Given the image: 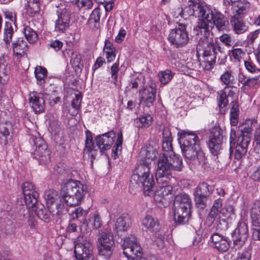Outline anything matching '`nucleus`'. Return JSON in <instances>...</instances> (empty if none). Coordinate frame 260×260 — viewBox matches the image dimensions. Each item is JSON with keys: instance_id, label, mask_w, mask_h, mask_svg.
<instances>
[{"instance_id": "obj_1", "label": "nucleus", "mask_w": 260, "mask_h": 260, "mask_svg": "<svg viewBox=\"0 0 260 260\" xmlns=\"http://www.w3.org/2000/svg\"><path fill=\"white\" fill-rule=\"evenodd\" d=\"M183 156L191 168L201 166L203 168L208 167L204 152L200 148V140L194 133L183 132L179 141Z\"/></svg>"}, {"instance_id": "obj_2", "label": "nucleus", "mask_w": 260, "mask_h": 260, "mask_svg": "<svg viewBox=\"0 0 260 260\" xmlns=\"http://www.w3.org/2000/svg\"><path fill=\"white\" fill-rule=\"evenodd\" d=\"M22 188L26 206L29 208H31L38 218L44 222H48L50 221V213L53 215L59 216L64 211V204L60 201L59 204L55 205V209L54 207L48 206V208L49 211H48L42 205L36 206L39 194L32 183L29 182L24 183L22 184Z\"/></svg>"}, {"instance_id": "obj_3", "label": "nucleus", "mask_w": 260, "mask_h": 260, "mask_svg": "<svg viewBox=\"0 0 260 260\" xmlns=\"http://www.w3.org/2000/svg\"><path fill=\"white\" fill-rule=\"evenodd\" d=\"M131 219L127 215L119 217L116 220L114 231L117 235L123 239L122 245L123 254L128 260H141L142 249L137 238L134 235L124 238L126 232L130 228Z\"/></svg>"}, {"instance_id": "obj_4", "label": "nucleus", "mask_w": 260, "mask_h": 260, "mask_svg": "<svg viewBox=\"0 0 260 260\" xmlns=\"http://www.w3.org/2000/svg\"><path fill=\"white\" fill-rule=\"evenodd\" d=\"M202 19L198 22L197 30L203 35L204 37H209L211 25L213 24L219 30H223L229 24L227 18L220 12L208 6L203 10Z\"/></svg>"}, {"instance_id": "obj_5", "label": "nucleus", "mask_w": 260, "mask_h": 260, "mask_svg": "<svg viewBox=\"0 0 260 260\" xmlns=\"http://www.w3.org/2000/svg\"><path fill=\"white\" fill-rule=\"evenodd\" d=\"M63 200L70 206H77L81 202L87 192V186L80 181L69 180L63 188Z\"/></svg>"}, {"instance_id": "obj_6", "label": "nucleus", "mask_w": 260, "mask_h": 260, "mask_svg": "<svg viewBox=\"0 0 260 260\" xmlns=\"http://www.w3.org/2000/svg\"><path fill=\"white\" fill-rule=\"evenodd\" d=\"M151 164L149 162L141 160L136 168L135 172L132 176V180L137 184H141L144 187L145 194L150 195L153 191V185L154 184L153 177L150 174Z\"/></svg>"}, {"instance_id": "obj_7", "label": "nucleus", "mask_w": 260, "mask_h": 260, "mask_svg": "<svg viewBox=\"0 0 260 260\" xmlns=\"http://www.w3.org/2000/svg\"><path fill=\"white\" fill-rule=\"evenodd\" d=\"M191 200L186 193L177 195L174 202V220L179 224L186 222L190 216Z\"/></svg>"}, {"instance_id": "obj_8", "label": "nucleus", "mask_w": 260, "mask_h": 260, "mask_svg": "<svg viewBox=\"0 0 260 260\" xmlns=\"http://www.w3.org/2000/svg\"><path fill=\"white\" fill-rule=\"evenodd\" d=\"M93 246L89 238L79 236L75 241L74 254L77 260H96L92 254Z\"/></svg>"}, {"instance_id": "obj_9", "label": "nucleus", "mask_w": 260, "mask_h": 260, "mask_svg": "<svg viewBox=\"0 0 260 260\" xmlns=\"http://www.w3.org/2000/svg\"><path fill=\"white\" fill-rule=\"evenodd\" d=\"M168 40L171 45L177 48L186 45L189 41L186 25L183 23H178L174 28L171 29Z\"/></svg>"}, {"instance_id": "obj_10", "label": "nucleus", "mask_w": 260, "mask_h": 260, "mask_svg": "<svg viewBox=\"0 0 260 260\" xmlns=\"http://www.w3.org/2000/svg\"><path fill=\"white\" fill-rule=\"evenodd\" d=\"M205 39L199 41L197 46L198 52H203L204 61L207 62L210 68H212L216 59V46L214 44L210 41L208 37H204Z\"/></svg>"}, {"instance_id": "obj_11", "label": "nucleus", "mask_w": 260, "mask_h": 260, "mask_svg": "<svg viewBox=\"0 0 260 260\" xmlns=\"http://www.w3.org/2000/svg\"><path fill=\"white\" fill-rule=\"evenodd\" d=\"M167 151H162L158 162L157 168L156 172V179L157 182L162 183L170 181L171 177V162L170 161L169 156L166 155Z\"/></svg>"}, {"instance_id": "obj_12", "label": "nucleus", "mask_w": 260, "mask_h": 260, "mask_svg": "<svg viewBox=\"0 0 260 260\" xmlns=\"http://www.w3.org/2000/svg\"><path fill=\"white\" fill-rule=\"evenodd\" d=\"M114 244L113 235L110 233L99 232L98 245L100 255L109 258L113 253Z\"/></svg>"}, {"instance_id": "obj_13", "label": "nucleus", "mask_w": 260, "mask_h": 260, "mask_svg": "<svg viewBox=\"0 0 260 260\" xmlns=\"http://www.w3.org/2000/svg\"><path fill=\"white\" fill-rule=\"evenodd\" d=\"M36 146L34 152L32 153L33 158L37 159L40 164H45L50 160V151L45 141L41 138L33 139Z\"/></svg>"}, {"instance_id": "obj_14", "label": "nucleus", "mask_w": 260, "mask_h": 260, "mask_svg": "<svg viewBox=\"0 0 260 260\" xmlns=\"http://www.w3.org/2000/svg\"><path fill=\"white\" fill-rule=\"evenodd\" d=\"M223 138V131L220 127L215 126L212 129L208 145L213 155L217 156L219 154L222 149Z\"/></svg>"}, {"instance_id": "obj_15", "label": "nucleus", "mask_w": 260, "mask_h": 260, "mask_svg": "<svg viewBox=\"0 0 260 260\" xmlns=\"http://www.w3.org/2000/svg\"><path fill=\"white\" fill-rule=\"evenodd\" d=\"M116 137L114 131H110L102 135H98L95 138L96 145L101 153L109 150L113 145Z\"/></svg>"}, {"instance_id": "obj_16", "label": "nucleus", "mask_w": 260, "mask_h": 260, "mask_svg": "<svg viewBox=\"0 0 260 260\" xmlns=\"http://www.w3.org/2000/svg\"><path fill=\"white\" fill-rule=\"evenodd\" d=\"M250 214L252 221V237L254 240H260V201L253 204Z\"/></svg>"}, {"instance_id": "obj_17", "label": "nucleus", "mask_w": 260, "mask_h": 260, "mask_svg": "<svg viewBox=\"0 0 260 260\" xmlns=\"http://www.w3.org/2000/svg\"><path fill=\"white\" fill-rule=\"evenodd\" d=\"M225 7L232 6L233 16L244 18L247 15L251 9L250 3L246 0H232L229 5H223Z\"/></svg>"}, {"instance_id": "obj_18", "label": "nucleus", "mask_w": 260, "mask_h": 260, "mask_svg": "<svg viewBox=\"0 0 260 260\" xmlns=\"http://www.w3.org/2000/svg\"><path fill=\"white\" fill-rule=\"evenodd\" d=\"M248 236V230L247 224L244 222H239L233 234L234 245L238 248L241 247L245 243Z\"/></svg>"}, {"instance_id": "obj_19", "label": "nucleus", "mask_w": 260, "mask_h": 260, "mask_svg": "<svg viewBox=\"0 0 260 260\" xmlns=\"http://www.w3.org/2000/svg\"><path fill=\"white\" fill-rule=\"evenodd\" d=\"M211 246L220 252H226L230 247L229 239L217 233H213L210 238Z\"/></svg>"}, {"instance_id": "obj_20", "label": "nucleus", "mask_w": 260, "mask_h": 260, "mask_svg": "<svg viewBox=\"0 0 260 260\" xmlns=\"http://www.w3.org/2000/svg\"><path fill=\"white\" fill-rule=\"evenodd\" d=\"M29 102L35 113H40L45 109V100L41 93L34 92L29 94Z\"/></svg>"}, {"instance_id": "obj_21", "label": "nucleus", "mask_w": 260, "mask_h": 260, "mask_svg": "<svg viewBox=\"0 0 260 260\" xmlns=\"http://www.w3.org/2000/svg\"><path fill=\"white\" fill-rule=\"evenodd\" d=\"M70 18L66 11L63 10L60 13L57 12V19L55 22L54 30L56 32L63 33L69 27Z\"/></svg>"}, {"instance_id": "obj_22", "label": "nucleus", "mask_w": 260, "mask_h": 260, "mask_svg": "<svg viewBox=\"0 0 260 260\" xmlns=\"http://www.w3.org/2000/svg\"><path fill=\"white\" fill-rule=\"evenodd\" d=\"M139 92L141 102L148 107L152 106L155 99L156 90L155 88L150 86L140 90Z\"/></svg>"}, {"instance_id": "obj_23", "label": "nucleus", "mask_w": 260, "mask_h": 260, "mask_svg": "<svg viewBox=\"0 0 260 260\" xmlns=\"http://www.w3.org/2000/svg\"><path fill=\"white\" fill-rule=\"evenodd\" d=\"M158 154L157 148L149 144L141 148L139 156L141 160L151 164L152 161L157 157Z\"/></svg>"}, {"instance_id": "obj_24", "label": "nucleus", "mask_w": 260, "mask_h": 260, "mask_svg": "<svg viewBox=\"0 0 260 260\" xmlns=\"http://www.w3.org/2000/svg\"><path fill=\"white\" fill-rule=\"evenodd\" d=\"M169 181L162 183L157 182L158 184V188L155 190V187L153 185L152 189L153 191H151L153 193H151L150 196L154 194L155 199L156 201H161V199L171 193L172 190V186L169 184Z\"/></svg>"}, {"instance_id": "obj_25", "label": "nucleus", "mask_w": 260, "mask_h": 260, "mask_svg": "<svg viewBox=\"0 0 260 260\" xmlns=\"http://www.w3.org/2000/svg\"><path fill=\"white\" fill-rule=\"evenodd\" d=\"M142 225L146 228V231L151 233L156 234L160 229L159 222L156 218L151 215H147L142 220Z\"/></svg>"}, {"instance_id": "obj_26", "label": "nucleus", "mask_w": 260, "mask_h": 260, "mask_svg": "<svg viewBox=\"0 0 260 260\" xmlns=\"http://www.w3.org/2000/svg\"><path fill=\"white\" fill-rule=\"evenodd\" d=\"M86 140L85 142V148L84 152L90 155L91 161L95 158L97 155L98 150L95 149V146L93 142L92 133L87 130L85 131Z\"/></svg>"}, {"instance_id": "obj_27", "label": "nucleus", "mask_w": 260, "mask_h": 260, "mask_svg": "<svg viewBox=\"0 0 260 260\" xmlns=\"http://www.w3.org/2000/svg\"><path fill=\"white\" fill-rule=\"evenodd\" d=\"M24 8L29 16L34 17L39 13L42 0H24Z\"/></svg>"}, {"instance_id": "obj_28", "label": "nucleus", "mask_w": 260, "mask_h": 260, "mask_svg": "<svg viewBox=\"0 0 260 260\" xmlns=\"http://www.w3.org/2000/svg\"><path fill=\"white\" fill-rule=\"evenodd\" d=\"M12 45L13 51L17 56H22L28 50L27 44L22 38H18Z\"/></svg>"}, {"instance_id": "obj_29", "label": "nucleus", "mask_w": 260, "mask_h": 260, "mask_svg": "<svg viewBox=\"0 0 260 260\" xmlns=\"http://www.w3.org/2000/svg\"><path fill=\"white\" fill-rule=\"evenodd\" d=\"M44 197L48 206H49V207H53L54 206L55 207V205L59 204L60 201L63 203L60 200L58 192L54 189L46 190L44 193Z\"/></svg>"}, {"instance_id": "obj_30", "label": "nucleus", "mask_w": 260, "mask_h": 260, "mask_svg": "<svg viewBox=\"0 0 260 260\" xmlns=\"http://www.w3.org/2000/svg\"><path fill=\"white\" fill-rule=\"evenodd\" d=\"M241 17L232 16L230 22L233 26L234 31L236 34H241L247 30V27Z\"/></svg>"}, {"instance_id": "obj_31", "label": "nucleus", "mask_w": 260, "mask_h": 260, "mask_svg": "<svg viewBox=\"0 0 260 260\" xmlns=\"http://www.w3.org/2000/svg\"><path fill=\"white\" fill-rule=\"evenodd\" d=\"M172 137L169 129L167 127L165 128L162 132V151H165L172 153Z\"/></svg>"}, {"instance_id": "obj_32", "label": "nucleus", "mask_w": 260, "mask_h": 260, "mask_svg": "<svg viewBox=\"0 0 260 260\" xmlns=\"http://www.w3.org/2000/svg\"><path fill=\"white\" fill-rule=\"evenodd\" d=\"M166 155H168L170 161L171 162L172 169L177 171H180L183 168L182 159L180 155L176 154L172 150V153L169 152H166Z\"/></svg>"}, {"instance_id": "obj_33", "label": "nucleus", "mask_w": 260, "mask_h": 260, "mask_svg": "<svg viewBox=\"0 0 260 260\" xmlns=\"http://www.w3.org/2000/svg\"><path fill=\"white\" fill-rule=\"evenodd\" d=\"M200 8H194L193 5L188 4L187 6L182 8V10H179L180 12H183V18L186 19L188 17L191 16H195L199 18L200 19H203L202 14H199Z\"/></svg>"}, {"instance_id": "obj_34", "label": "nucleus", "mask_w": 260, "mask_h": 260, "mask_svg": "<svg viewBox=\"0 0 260 260\" xmlns=\"http://www.w3.org/2000/svg\"><path fill=\"white\" fill-rule=\"evenodd\" d=\"M116 49L112 43L108 40L105 41L104 52L106 54V57L108 62L113 61L116 57Z\"/></svg>"}, {"instance_id": "obj_35", "label": "nucleus", "mask_w": 260, "mask_h": 260, "mask_svg": "<svg viewBox=\"0 0 260 260\" xmlns=\"http://www.w3.org/2000/svg\"><path fill=\"white\" fill-rule=\"evenodd\" d=\"M259 84H260V74L247 79L243 83L241 89L244 92L248 93L250 89Z\"/></svg>"}, {"instance_id": "obj_36", "label": "nucleus", "mask_w": 260, "mask_h": 260, "mask_svg": "<svg viewBox=\"0 0 260 260\" xmlns=\"http://www.w3.org/2000/svg\"><path fill=\"white\" fill-rule=\"evenodd\" d=\"M212 192V187L208 183L203 182L198 184L195 189L193 194L208 197Z\"/></svg>"}, {"instance_id": "obj_37", "label": "nucleus", "mask_w": 260, "mask_h": 260, "mask_svg": "<svg viewBox=\"0 0 260 260\" xmlns=\"http://www.w3.org/2000/svg\"><path fill=\"white\" fill-rule=\"evenodd\" d=\"M219 80L222 84L224 85V89H226L230 85L235 83V79L231 70L225 71L220 76Z\"/></svg>"}, {"instance_id": "obj_38", "label": "nucleus", "mask_w": 260, "mask_h": 260, "mask_svg": "<svg viewBox=\"0 0 260 260\" xmlns=\"http://www.w3.org/2000/svg\"><path fill=\"white\" fill-rule=\"evenodd\" d=\"M152 117L149 114H144L135 119V125L139 128L148 127L152 123Z\"/></svg>"}, {"instance_id": "obj_39", "label": "nucleus", "mask_w": 260, "mask_h": 260, "mask_svg": "<svg viewBox=\"0 0 260 260\" xmlns=\"http://www.w3.org/2000/svg\"><path fill=\"white\" fill-rule=\"evenodd\" d=\"M10 67L8 63L5 65H1L0 68V83L6 84L8 82L10 78Z\"/></svg>"}, {"instance_id": "obj_40", "label": "nucleus", "mask_w": 260, "mask_h": 260, "mask_svg": "<svg viewBox=\"0 0 260 260\" xmlns=\"http://www.w3.org/2000/svg\"><path fill=\"white\" fill-rule=\"evenodd\" d=\"M23 33L26 39L29 43H35L38 40V34L36 31L29 26L23 28Z\"/></svg>"}, {"instance_id": "obj_41", "label": "nucleus", "mask_w": 260, "mask_h": 260, "mask_svg": "<svg viewBox=\"0 0 260 260\" xmlns=\"http://www.w3.org/2000/svg\"><path fill=\"white\" fill-rule=\"evenodd\" d=\"M174 75L175 73L169 69L160 71L158 73V77L159 78V81L163 84H166L169 83L172 80Z\"/></svg>"}, {"instance_id": "obj_42", "label": "nucleus", "mask_w": 260, "mask_h": 260, "mask_svg": "<svg viewBox=\"0 0 260 260\" xmlns=\"http://www.w3.org/2000/svg\"><path fill=\"white\" fill-rule=\"evenodd\" d=\"M225 90L223 88L217 92V101L220 109L226 107L229 103L228 96L225 91Z\"/></svg>"}, {"instance_id": "obj_43", "label": "nucleus", "mask_w": 260, "mask_h": 260, "mask_svg": "<svg viewBox=\"0 0 260 260\" xmlns=\"http://www.w3.org/2000/svg\"><path fill=\"white\" fill-rule=\"evenodd\" d=\"M13 34L14 30L11 23L6 22L4 28L3 38V40L6 45H9L12 41Z\"/></svg>"}, {"instance_id": "obj_44", "label": "nucleus", "mask_w": 260, "mask_h": 260, "mask_svg": "<svg viewBox=\"0 0 260 260\" xmlns=\"http://www.w3.org/2000/svg\"><path fill=\"white\" fill-rule=\"evenodd\" d=\"M47 71L45 68L38 66L35 68V74L38 84L42 85L44 83V79L47 76Z\"/></svg>"}, {"instance_id": "obj_45", "label": "nucleus", "mask_w": 260, "mask_h": 260, "mask_svg": "<svg viewBox=\"0 0 260 260\" xmlns=\"http://www.w3.org/2000/svg\"><path fill=\"white\" fill-rule=\"evenodd\" d=\"M245 54L241 48H233L230 51V57L237 62H240Z\"/></svg>"}, {"instance_id": "obj_46", "label": "nucleus", "mask_w": 260, "mask_h": 260, "mask_svg": "<svg viewBox=\"0 0 260 260\" xmlns=\"http://www.w3.org/2000/svg\"><path fill=\"white\" fill-rule=\"evenodd\" d=\"M11 128V125L10 123L0 124V138H2V137H4L5 144L8 143V139L11 138L10 135V130Z\"/></svg>"}, {"instance_id": "obj_47", "label": "nucleus", "mask_w": 260, "mask_h": 260, "mask_svg": "<svg viewBox=\"0 0 260 260\" xmlns=\"http://www.w3.org/2000/svg\"><path fill=\"white\" fill-rule=\"evenodd\" d=\"M70 1L79 8H83L84 9H90L93 5L91 0H70Z\"/></svg>"}, {"instance_id": "obj_48", "label": "nucleus", "mask_w": 260, "mask_h": 260, "mask_svg": "<svg viewBox=\"0 0 260 260\" xmlns=\"http://www.w3.org/2000/svg\"><path fill=\"white\" fill-rule=\"evenodd\" d=\"M122 140V134L121 132H120L118 134L117 140L112 149V152L113 153V155L112 156L114 157V159H116V157H118V151L121 149Z\"/></svg>"}, {"instance_id": "obj_49", "label": "nucleus", "mask_w": 260, "mask_h": 260, "mask_svg": "<svg viewBox=\"0 0 260 260\" xmlns=\"http://www.w3.org/2000/svg\"><path fill=\"white\" fill-rule=\"evenodd\" d=\"M235 147V158L238 160L242 158L246 153L247 148L244 147L243 146H240V144H237Z\"/></svg>"}, {"instance_id": "obj_50", "label": "nucleus", "mask_w": 260, "mask_h": 260, "mask_svg": "<svg viewBox=\"0 0 260 260\" xmlns=\"http://www.w3.org/2000/svg\"><path fill=\"white\" fill-rule=\"evenodd\" d=\"M193 195L197 207L201 209H204L206 206V201L208 197L197 194Z\"/></svg>"}, {"instance_id": "obj_51", "label": "nucleus", "mask_w": 260, "mask_h": 260, "mask_svg": "<svg viewBox=\"0 0 260 260\" xmlns=\"http://www.w3.org/2000/svg\"><path fill=\"white\" fill-rule=\"evenodd\" d=\"M244 66L248 72L251 73H256L259 71L255 63L250 59L244 60Z\"/></svg>"}, {"instance_id": "obj_52", "label": "nucleus", "mask_w": 260, "mask_h": 260, "mask_svg": "<svg viewBox=\"0 0 260 260\" xmlns=\"http://www.w3.org/2000/svg\"><path fill=\"white\" fill-rule=\"evenodd\" d=\"M81 59L82 57L81 54L77 51H74L72 53L70 62L73 66L79 67Z\"/></svg>"}, {"instance_id": "obj_53", "label": "nucleus", "mask_w": 260, "mask_h": 260, "mask_svg": "<svg viewBox=\"0 0 260 260\" xmlns=\"http://www.w3.org/2000/svg\"><path fill=\"white\" fill-rule=\"evenodd\" d=\"M87 214V211L86 210H83L81 207H79L72 211V213L70 214V216L72 219L75 220L83 216V215H85Z\"/></svg>"}, {"instance_id": "obj_54", "label": "nucleus", "mask_w": 260, "mask_h": 260, "mask_svg": "<svg viewBox=\"0 0 260 260\" xmlns=\"http://www.w3.org/2000/svg\"><path fill=\"white\" fill-rule=\"evenodd\" d=\"M188 3V4L193 5L194 8H200L199 11L200 14L203 13L204 11L203 10H205V8H207L208 7L207 5L202 3L200 0H189Z\"/></svg>"}, {"instance_id": "obj_55", "label": "nucleus", "mask_w": 260, "mask_h": 260, "mask_svg": "<svg viewBox=\"0 0 260 260\" xmlns=\"http://www.w3.org/2000/svg\"><path fill=\"white\" fill-rule=\"evenodd\" d=\"M251 141V137L245 135H240L237 140V144H240V146H243L247 148Z\"/></svg>"}, {"instance_id": "obj_56", "label": "nucleus", "mask_w": 260, "mask_h": 260, "mask_svg": "<svg viewBox=\"0 0 260 260\" xmlns=\"http://www.w3.org/2000/svg\"><path fill=\"white\" fill-rule=\"evenodd\" d=\"M141 82V78L138 76H134L129 81V86L127 87L128 89H137Z\"/></svg>"}, {"instance_id": "obj_57", "label": "nucleus", "mask_w": 260, "mask_h": 260, "mask_svg": "<svg viewBox=\"0 0 260 260\" xmlns=\"http://www.w3.org/2000/svg\"><path fill=\"white\" fill-rule=\"evenodd\" d=\"M82 96L81 93L75 94V98L72 102V106L73 108L78 110L80 108V105L82 101Z\"/></svg>"}, {"instance_id": "obj_58", "label": "nucleus", "mask_w": 260, "mask_h": 260, "mask_svg": "<svg viewBox=\"0 0 260 260\" xmlns=\"http://www.w3.org/2000/svg\"><path fill=\"white\" fill-rule=\"evenodd\" d=\"M220 211H218L217 209H213L211 208L207 217L208 220L211 222L212 223L214 221L218 218L219 216V214Z\"/></svg>"}, {"instance_id": "obj_59", "label": "nucleus", "mask_w": 260, "mask_h": 260, "mask_svg": "<svg viewBox=\"0 0 260 260\" xmlns=\"http://www.w3.org/2000/svg\"><path fill=\"white\" fill-rule=\"evenodd\" d=\"M92 221V227L94 229H99L101 227L102 225V220L99 213H94Z\"/></svg>"}, {"instance_id": "obj_60", "label": "nucleus", "mask_w": 260, "mask_h": 260, "mask_svg": "<svg viewBox=\"0 0 260 260\" xmlns=\"http://www.w3.org/2000/svg\"><path fill=\"white\" fill-rule=\"evenodd\" d=\"M220 41L226 46H231L233 44L231 37L226 34H224L219 37Z\"/></svg>"}, {"instance_id": "obj_61", "label": "nucleus", "mask_w": 260, "mask_h": 260, "mask_svg": "<svg viewBox=\"0 0 260 260\" xmlns=\"http://www.w3.org/2000/svg\"><path fill=\"white\" fill-rule=\"evenodd\" d=\"M111 77L115 81H117L118 78V73L119 71V63L115 62L112 64L110 69Z\"/></svg>"}, {"instance_id": "obj_62", "label": "nucleus", "mask_w": 260, "mask_h": 260, "mask_svg": "<svg viewBox=\"0 0 260 260\" xmlns=\"http://www.w3.org/2000/svg\"><path fill=\"white\" fill-rule=\"evenodd\" d=\"M101 13L99 9H94L89 17V20L95 23L100 22Z\"/></svg>"}, {"instance_id": "obj_63", "label": "nucleus", "mask_w": 260, "mask_h": 260, "mask_svg": "<svg viewBox=\"0 0 260 260\" xmlns=\"http://www.w3.org/2000/svg\"><path fill=\"white\" fill-rule=\"evenodd\" d=\"M49 46L55 51H58L62 48L63 43L58 40H51L50 42Z\"/></svg>"}, {"instance_id": "obj_64", "label": "nucleus", "mask_w": 260, "mask_h": 260, "mask_svg": "<svg viewBox=\"0 0 260 260\" xmlns=\"http://www.w3.org/2000/svg\"><path fill=\"white\" fill-rule=\"evenodd\" d=\"M252 131V122L250 121V123H247V125L245 126L242 130L241 134L246 136H250L251 138V132Z\"/></svg>"}]
</instances>
